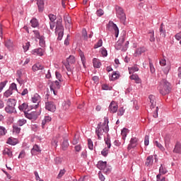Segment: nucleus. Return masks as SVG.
I'll return each instance as SVG.
<instances>
[{
    "label": "nucleus",
    "instance_id": "nucleus-1",
    "mask_svg": "<svg viewBox=\"0 0 181 181\" xmlns=\"http://www.w3.org/2000/svg\"><path fill=\"white\" fill-rule=\"evenodd\" d=\"M108 117H104V122L99 123L95 129V134L98 139H103V136L105 134H108L110 131V127H108Z\"/></svg>",
    "mask_w": 181,
    "mask_h": 181
},
{
    "label": "nucleus",
    "instance_id": "nucleus-2",
    "mask_svg": "<svg viewBox=\"0 0 181 181\" xmlns=\"http://www.w3.org/2000/svg\"><path fill=\"white\" fill-rule=\"evenodd\" d=\"M158 90L162 95H166V94H169V93H170V83L168 82L166 79H163L160 82Z\"/></svg>",
    "mask_w": 181,
    "mask_h": 181
},
{
    "label": "nucleus",
    "instance_id": "nucleus-3",
    "mask_svg": "<svg viewBox=\"0 0 181 181\" xmlns=\"http://www.w3.org/2000/svg\"><path fill=\"white\" fill-rule=\"evenodd\" d=\"M62 18H59L57 21L55 33L56 35H58L57 40H62L64 35V27H63V25H62Z\"/></svg>",
    "mask_w": 181,
    "mask_h": 181
},
{
    "label": "nucleus",
    "instance_id": "nucleus-4",
    "mask_svg": "<svg viewBox=\"0 0 181 181\" xmlns=\"http://www.w3.org/2000/svg\"><path fill=\"white\" fill-rule=\"evenodd\" d=\"M116 14L117 18L120 19V22H122V23H125V20L127 19V17L125 16V13H124V10L122 9V8L117 6Z\"/></svg>",
    "mask_w": 181,
    "mask_h": 181
},
{
    "label": "nucleus",
    "instance_id": "nucleus-5",
    "mask_svg": "<svg viewBox=\"0 0 181 181\" xmlns=\"http://www.w3.org/2000/svg\"><path fill=\"white\" fill-rule=\"evenodd\" d=\"M124 38L122 39V40H119L115 47L117 49V50H122V52H127V49H128V45H129V42H126L124 46L122 47V43H124Z\"/></svg>",
    "mask_w": 181,
    "mask_h": 181
},
{
    "label": "nucleus",
    "instance_id": "nucleus-6",
    "mask_svg": "<svg viewBox=\"0 0 181 181\" xmlns=\"http://www.w3.org/2000/svg\"><path fill=\"white\" fill-rule=\"evenodd\" d=\"M97 168H98L100 170H103L105 173H110V172H111L110 168H107L106 161H99L97 164Z\"/></svg>",
    "mask_w": 181,
    "mask_h": 181
},
{
    "label": "nucleus",
    "instance_id": "nucleus-7",
    "mask_svg": "<svg viewBox=\"0 0 181 181\" xmlns=\"http://www.w3.org/2000/svg\"><path fill=\"white\" fill-rule=\"evenodd\" d=\"M107 29H113L115 37H118V35H119V30L118 29L117 24L114 23L112 21H110L107 24Z\"/></svg>",
    "mask_w": 181,
    "mask_h": 181
},
{
    "label": "nucleus",
    "instance_id": "nucleus-8",
    "mask_svg": "<svg viewBox=\"0 0 181 181\" xmlns=\"http://www.w3.org/2000/svg\"><path fill=\"white\" fill-rule=\"evenodd\" d=\"M50 90L51 91H53L54 95H56V90H54V88L56 90L60 89V87H62V85L60 84L59 81H55L50 85Z\"/></svg>",
    "mask_w": 181,
    "mask_h": 181
},
{
    "label": "nucleus",
    "instance_id": "nucleus-9",
    "mask_svg": "<svg viewBox=\"0 0 181 181\" xmlns=\"http://www.w3.org/2000/svg\"><path fill=\"white\" fill-rule=\"evenodd\" d=\"M25 117L28 119H37V117H39V113L35 111L31 112H25Z\"/></svg>",
    "mask_w": 181,
    "mask_h": 181
},
{
    "label": "nucleus",
    "instance_id": "nucleus-10",
    "mask_svg": "<svg viewBox=\"0 0 181 181\" xmlns=\"http://www.w3.org/2000/svg\"><path fill=\"white\" fill-rule=\"evenodd\" d=\"M109 111L112 114H115L118 111V105L115 101H112L109 105Z\"/></svg>",
    "mask_w": 181,
    "mask_h": 181
},
{
    "label": "nucleus",
    "instance_id": "nucleus-11",
    "mask_svg": "<svg viewBox=\"0 0 181 181\" xmlns=\"http://www.w3.org/2000/svg\"><path fill=\"white\" fill-rule=\"evenodd\" d=\"M4 46H6V49H8V50H13V47H15L13 41H12L11 39H7L4 42Z\"/></svg>",
    "mask_w": 181,
    "mask_h": 181
},
{
    "label": "nucleus",
    "instance_id": "nucleus-12",
    "mask_svg": "<svg viewBox=\"0 0 181 181\" xmlns=\"http://www.w3.org/2000/svg\"><path fill=\"white\" fill-rule=\"evenodd\" d=\"M32 101L33 103L37 104L34 105L33 108H37V107H39V103H40V95H39L37 93H35L32 98Z\"/></svg>",
    "mask_w": 181,
    "mask_h": 181
},
{
    "label": "nucleus",
    "instance_id": "nucleus-13",
    "mask_svg": "<svg viewBox=\"0 0 181 181\" xmlns=\"http://www.w3.org/2000/svg\"><path fill=\"white\" fill-rule=\"evenodd\" d=\"M45 108L51 112H54L56 111V105L53 104V102H47L45 103Z\"/></svg>",
    "mask_w": 181,
    "mask_h": 181
},
{
    "label": "nucleus",
    "instance_id": "nucleus-14",
    "mask_svg": "<svg viewBox=\"0 0 181 181\" xmlns=\"http://www.w3.org/2000/svg\"><path fill=\"white\" fill-rule=\"evenodd\" d=\"M166 173H168V170H166V168L161 165L159 168V174L156 176V181H159V180L160 179V176H162V175H166Z\"/></svg>",
    "mask_w": 181,
    "mask_h": 181
},
{
    "label": "nucleus",
    "instance_id": "nucleus-15",
    "mask_svg": "<svg viewBox=\"0 0 181 181\" xmlns=\"http://www.w3.org/2000/svg\"><path fill=\"white\" fill-rule=\"evenodd\" d=\"M64 21L65 22V25H66V28L70 29L71 28V25L73 23L71 22V17H70V16H69V15H65L64 16Z\"/></svg>",
    "mask_w": 181,
    "mask_h": 181
},
{
    "label": "nucleus",
    "instance_id": "nucleus-16",
    "mask_svg": "<svg viewBox=\"0 0 181 181\" xmlns=\"http://www.w3.org/2000/svg\"><path fill=\"white\" fill-rule=\"evenodd\" d=\"M138 144V139L136 137L132 138L130 140V143L128 145L127 149L131 150L132 148H135Z\"/></svg>",
    "mask_w": 181,
    "mask_h": 181
},
{
    "label": "nucleus",
    "instance_id": "nucleus-17",
    "mask_svg": "<svg viewBox=\"0 0 181 181\" xmlns=\"http://www.w3.org/2000/svg\"><path fill=\"white\" fill-rule=\"evenodd\" d=\"M40 152H42V150L37 144L34 145L33 148L31 149V154L33 156L37 155V153H40Z\"/></svg>",
    "mask_w": 181,
    "mask_h": 181
},
{
    "label": "nucleus",
    "instance_id": "nucleus-18",
    "mask_svg": "<svg viewBox=\"0 0 181 181\" xmlns=\"http://www.w3.org/2000/svg\"><path fill=\"white\" fill-rule=\"evenodd\" d=\"M150 103H151V105L150 107L151 108H155V107L156 106V98H155V95H150L148 96Z\"/></svg>",
    "mask_w": 181,
    "mask_h": 181
},
{
    "label": "nucleus",
    "instance_id": "nucleus-19",
    "mask_svg": "<svg viewBox=\"0 0 181 181\" xmlns=\"http://www.w3.org/2000/svg\"><path fill=\"white\" fill-rule=\"evenodd\" d=\"M173 152L174 153H178L179 155L181 154V143L179 141L176 142Z\"/></svg>",
    "mask_w": 181,
    "mask_h": 181
},
{
    "label": "nucleus",
    "instance_id": "nucleus-20",
    "mask_svg": "<svg viewBox=\"0 0 181 181\" xmlns=\"http://www.w3.org/2000/svg\"><path fill=\"white\" fill-rule=\"evenodd\" d=\"M146 51V49L145 47H139L137 48L134 54V57H139V56H141L142 53H145Z\"/></svg>",
    "mask_w": 181,
    "mask_h": 181
},
{
    "label": "nucleus",
    "instance_id": "nucleus-21",
    "mask_svg": "<svg viewBox=\"0 0 181 181\" xmlns=\"http://www.w3.org/2000/svg\"><path fill=\"white\" fill-rule=\"evenodd\" d=\"M44 53H45L44 48H38L33 50V54H35V56H43Z\"/></svg>",
    "mask_w": 181,
    "mask_h": 181
},
{
    "label": "nucleus",
    "instance_id": "nucleus-22",
    "mask_svg": "<svg viewBox=\"0 0 181 181\" xmlns=\"http://www.w3.org/2000/svg\"><path fill=\"white\" fill-rule=\"evenodd\" d=\"M39 12H43L45 9V0H37Z\"/></svg>",
    "mask_w": 181,
    "mask_h": 181
},
{
    "label": "nucleus",
    "instance_id": "nucleus-23",
    "mask_svg": "<svg viewBox=\"0 0 181 181\" xmlns=\"http://www.w3.org/2000/svg\"><path fill=\"white\" fill-rule=\"evenodd\" d=\"M152 165H153V156H149L146 158L145 165L150 167L152 166Z\"/></svg>",
    "mask_w": 181,
    "mask_h": 181
},
{
    "label": "nucleus",
    "instance_id": "nucleus-24",
    "mask_svg": "<svg viewBox=\"0 0 181 181\" xmlns=\"http://www.w3.org/2000/svg\"><path fill=\"white\" fill-rule=\"evenodd\" d=\"M33 71H37V70H43V69H45V67L43 66V65L37 63L35 64L33 66Z\"/></svg>",
    "mask_w": 181,
    "mask_h": 181
},
{
    "label": "nucleus",
    "instance_id": "nucleus-25",
    "mask_svg": "<svg viewBox=\"0 0 181 181\" xmlns=\"http://www.w3.org/2000/svg\"><path fill=\"white\" fill-rule=\"evenodd\" d=\"M7 105L15 108V107L16 105V100L12 99V98L8 99Z\"/></svg>",
    "mask_w": 181,
    "mask_h": 181
},
{
    "label": "nucleus",
    "instance_id": "nucleus-26",
    "mask_svg": "<svg viewBox=\"0 0 181 181\" xmlns=\"http://www.w3.org/2000/svg\"><path fill=\"white\" fill-rule=\"evenodd\" d=\"M66 63L68 64H74V63H76V57L73 55H70L69 57L66 59Z\"/></svg>",
    "mask_w": 181,
    "mask_h": 181
},
{
    "label": "nucleus",
    "instance_id": "nucleus-27",
    "mask_svg": "<svg viewBox=\"0 0 181 181\" xmlns=\"http://www.w3.org/2000/svg\"><path fill=\"white\" fill-rule=\"evenodd\" d=\"M131 80H134L136 84H141V78H139V76L136 74H133L130 76Z\"/></svg>",
    "mask_w": 181,
    "mask_h": 181
},
{
    "label": "nucleus",
    "instance_id": "nucleus-28",
    "mask_svg": "<svg viewBox=\"0 0 181 181\" xmlns=\"http://www.w3.org/2000/svg\"><path fill=\"white\" fill-rule=\"evenodd\" d=\"M5 111L8 114H12V113L15 112V107L7 105V106L5 107Z\"/></svg>",
    "mask_w": 181,
    "mask_h": 181
},
{
    "label": "nucleus",
    "instance_id": "nucleus-29",
    "mask_svg": "<svg viewBox=\"0 0 181 181\" xmlns=\"http://www.w3.org/2000/svg\"><path fill=\"white\" fill-rule=\"evenodd\" d=\"M3 155H7L9 158H12L13 156L12 151L8 148H4L3 151Z\"/></svg>",
    "mask_w": 181,
    "mask_h": 181
},
{
    "label": "nucleus",
    "instance_id": "nucleus-30",
    "mask_svg": "<svg viewBox=\"0 0 181 181\" xmlns=\"http://www.w3.org/2000/svg\"><path fill=\"white\" fill-rule=\"evenodd\" d=\"M50 121H52V117H50L49 116H45L44 119L42 122V126L45 127V125H46V124L50 122Z\"/></svg>",
    "mask_w": 181,
    "mask_h": 181
},
{
    "label": "nucleus",
    "instance_id": "nucleus-31",
    "mask_svg": "<svg viewBox=\"0 0 181 181\" xmlns=\"http://www.w3.org/2000/svg\"><path fill=\"white\" fill-rule=\"evenodd\" d=\"M165 147L168 149L169 148V144L170 142V136L167 135L165 139Z\"/></svg>",
    "mask_w": 181,
    "mask_h": 181
},
{
    "label": "nucleus",
    "instance_id": "nucleus-32",
    "mask_svg": "<svg viewBox=\"0 0 181 181\" xmlns=\"http://www.w3.org/2000/svg\"><path fill=\"white\" fill-rule=\"evenodd\" d=\"M79 55H80L81 60L82 62V64H83V67H86V57L84 56V53L83 52L80 51Z\"/></svg>",
    "mask_w": 181,
    "mask_h": 181
},
{
    "label": "nucleus",
    "instance_id": "nucleus-33",
    "mask_svg": "<svg viewBox=\"0 0 181 181\" xmlns=\"http://www.w3.org/2000/svg\"><path fill=\"white\" fill-rule=\"evenodd\" d=\"M93 66L95 69H100L101 67V62L97 59H93Z\"/></svg>",
    "mask_w": 181,
    "mask_h": 181
},
{
    "label": "nucleus",
    "instance_id": "nucleus-34",
    "mask_svg": "<svg viewBox=\"0 0 181 181\" xmlns=\"http://www.w3.org/2000/svg\"><path fill=\"white\" fill-rule=\"evenodd\" d=\"M8 131L6 130V128L4 126H0V136H4V135H6V133Z\"/></svg>",
    "mask_w": 181,
    "mask_h": 181
},
{
    "label": "nucleus",
    "instance_id": "nucleus-35",
    "mask_svg": "<svg viewBox=\"0 0 181 181\" xmlns=\"http://www.w3.org/2000/svg\"><path fill=\"white\" fill-rule=\"evenodd\" d=\"M30 23L33 28H37L39 26V23L37 22V20L36 18H33L30 21Z\"/></svg>",
    "mask_w": 181,
    "mask_h": 181
},
{
    "label": "nucleus",
    "instance_id": "nucleus-36",
    "mask_svg": "<svg viewBox=\"0 0 181 181\" xmlns=\"http://www.w3.org/2000/svg\"><path fill=\"white\" fill-rule=\"evenodd\" d=\"M160 35L163 37H166V30H165V29H163V23H162L160 25Z\"/></svg>",
    "mask_w": 181,
    "mask_h": 181
},
{
    "label": "nucleus",
    "instance_id": "nucleus-37",
    "mask_svg": "<svg viewBox=\"0 0 181 181\" xmlns=\"http://www.w3.org/2000/svg\"><path fill=\"white\" fill-rule=\"evenodd\" d=\"M62 148L64 151H66L67 148H69V141L67 140H64L62 144Z\"/></svg>",
    "mask_w": 181,
    "mask_h": 181
},
{
    "label": "nucleus",
    "instance_id": "nucleus-38",
    "mask_svg": "<svg viewBox=\"0 0 181 181\" xmlns=\"http://www.w3.org/2000/svg\"><path fill=\"white\" fill-rule=\"evenodd\" d=\"M6 144H8L9 145H13L15 146L18 142H16V140L12 139V138H8Z\"/></svg>",
    "mask_w": 181,
    "mask_h": 181
},
{
    "label": "nucleus",
    "instance_id": "nucleus-39",
    "mask_svg": "<svg viewBox=\"0 0 181 181\" xmlns=\"http://www.w3.org/2000/svg\"><path fill=\"white\" fill-rule=\"evenodd\" d=\"M70 64H67V63H65L64 66L67 70V71H69V73H67V76H70L73 72L71 71V67H70Z\"/></svg>",
    "mask_w": 181,
    "mask_h": 181
},
{
    "label": "nucleus",
    "instance_id": "nucleus-40",
    "mask_svg": "<svg viewBox=\"0 0 181 181\" xmlns=\"http://www.w3.org/2000/svg\"><path fill=\"white\" fill-rule=\"evenodd\" d=\"M38 39L40 40V46H41V47H45V45H46V42L45 41V37L42 36Z\"/></svg>",
    "mask_w": 181,
    "mask_h": 181
},
{
    "label": "nucleus",
    "instance_id": "nucleus-41",
    "mask_svg": "<svg viewBox=\"0 0 181 181\" xmlns=\"http://www.w3.org/2000/svg\"><path fill=\"white\" fill-rule=\"evenodd\" d=\"M154 145H156V146H157V148H159L162 151V152H164V151H165V147H163V146H162V145L160 144V143L158 142V141H156L154 142Z\"/></svg>",
    "mask_w": 181,
    "mask_h": 181
},
{
    "label": "nucleus",
    "instance_id": "nucleus-42",
    "mask_svg": "<svg viewBox=\"0 0 181 181\" xmlns=\"http://www.w3.org/2000/svg\"><path fill=\"white\" fill-rule=\"evenodd\" d=\"M25 124H26V119H20L17 122V124L19 127H23V125H25Z\"/></svg>",
    "mask_w": 181,
    "mask_h": 181
},
{
    "label": "nucleus",
    "instance_id": "nucleus-43",
    "mask_svg": "<svg viewBox=\"0 0 181 181\" xmlns=\"http://www.w3.org/2000/svg\"><path fill=\"white\" fill-rule=\"evenodd\" d=\"M12 94H13V91H12L11 89H8V90H7L4 93V97H6V98H8V97H11V95H12Z\"/></svg>",
    "mask_w": 181,
    "mask_h": 181
},
{
    "label": "nucleus",
    "instance_id": "nucleus-44",
    "mask_svg": "<svg viewBox=\"0 0 181 181\" xmlns=\"http://www.w3.org/2000/svg\"><path fill=\"white\" fill-rule=\"evenodd\" d=\"M82 37H83L84 40H87V39H88V35L87 34V30H86V28H83L82 30Z\"/></svg>",
    "mask_w": 181,
    "mask_h": 181
},
{
    "label": "nucleus",
    "instance_id": "nucleus-45",
    "mask_svg": "<svg viewBox=\"0 0 181 181\" xmlns=\"http://www.w3.org/2000/svg\"><path fill=\"white\" fill-rule=\"evenodd\" d=\"M28 107V104L23 103L22 105L18 106V110H20V111H25V110H26Z\"/></svg>",
    "mask_w": 181,
    "mask_h": 181
},
{
    "label": "nucleus",
    "instance_id": "nucleus-46",
    "mask_svg": "<svg viewBox=\"0 0 181 181\" xmlns=\"http://www.w3.org/2000/svg\"><path fill=\"white\" fill-rule=\"evenodd\" d=\"M88 148H89V149H90V151H93V149H94V145L93 144V141L91 140V139H88Z\"/></svg>",
    "mask_w": 181,
    "mask_h": 181
},
{
    "label": "nucleus",
    "instance_id": "nucleus-47",
    "mask_svg": "<svg viewBox=\"0 0 181 181\" xmlns=\"http://www.w3.org/2000/svg\"><path fill=\"white\" fill-rule=\"evenodd\" d=\"M55 76H56V78H57V80H59V81L60 83H62V81H63V78H62V74L59 72L56 71Z\"/></svg>",
    "mask_w": 181,
    "mask_h": 181
},
{
    "label": "nucleus",
    "instance_id": "nucleus-48",
    "mask_svg": "<svg viewBox=\"0 0 181 181\" xmlns=\"http://www.w3.org/2000/svg\"><path fill=\"white\" fill-rule=\"evenodd\" d=\"M6 83H8V81H4L0 83V93L2 92V90L5 88V86H6Z\"/></svg>",
    "mask_w": 181,
    "mask_h": 181
},
{
    "label": "nucleus",
    "instance_id": "nucleus-49",
    "mask_svg": "<svg viewBox=\"0 0 181 181\" xmlns=\"http://www.w3.org/2000/svg\"><path fill=\"white\" fill-rule=\"evenodd\" d=\"M64 173H66V170L63 169L59 171V173L58 174L57 179H60L64 176Z\"/></svg>",
    "mask_w": 181,
    "mask_h": 181
},
{
    "label": "nucleus",
    "instance_id": "nucleus-50",
    "mask_svg": "<svg viewBox=\"0 0 181 181\" xmlns=\"http://www.w3.org/2000/svg\"><path fill=\"white\" fill-rule=\"evenodd\" d=\"M128 134V129H123L122 130V136H123L124 139L127 138V135Z\"/></svg>",
    "mask_w": 181,
    "mask_h": 181
},
{
    "label": "nucleus",
    "instance_id": "nucleus-51",
    "mask_svg": "<svg viewBox=\"0 0 181 181\" xmlns=\"http://www.w3.org/2000/svg\"><path fill=\"white\" fill-rule=\"evenodd\" d=\"M118 77H119V75L118 74H117V72H115L112 74L110 80H112V81L117 80V78H118Z\"/></svg>",
    "mask_w": 181,
    "mask_h": 181
},
{
    "label": "nucleus",
    "instance_id": "nucleus-52",
    "mask_svg": "<svg viewBox=\"0 0 181 181\" xmlns=\"http://www.w3.org/2000/svg\"><path fill=\"white\" fill-rule=\"evenodd\" d=\"M103 46V40H99L98 42L95 45V49H98Z\"/></svg>",
    "mask_w": 181,
    "mask_h": 181
},
{
    "label": "nucleus",
    "instance_id": "nucleus-53",
    "mask_svg": "<svg viewBox=\"0 0 181 181\" xmlns=\"http://www.w3.org/2000/svg\"><path fill=\"white\" fill-rule=\"evenodd\" d=\"M129 74H131V73L135 72V71H138V70H139V68H138V66H134L133 67H132L131 69H129Z\"/></svg>",
    "mask_w": 181,
    "mask_h": 181
},
{
    "label": "nucleus",
    "instance_id": "nucleus-54",
    "mask_svg": "<svg viewBox=\"0 0 181 181\" xmlns=\"http://www.w3.org/2000/svg\"><path fill=\"white\" fill-rule=\"evenodd\" d=\"M124 113L125 110L124 109V107H120L118 110L117 115H120L122 117V115H124Z\"/></svg>",
    "mask_w": 181,
    "mask_h": 181
},
{
    "label": "nucleus",
    "instance_id": "nucleus-55",
    "mask_svg": "<svg viewBox=\"0 0 181 181\" xmlns=\"http://www.w3.org/2000/svg\"><path fill=\"white\" fill-rule=\"evenodd\" d=\"M49 21H51V22H52V23H54V21H56V19H57V17L53 14H49Z\"/></svg>",
    "mask_w": 181,
    "mask_h": 181
},
{
    "label": "nucleus",
    "instance_id": "nucleus-56",
    "mask_svg": "<svg viewBox=\"0 0 181 181\" xmlns=\"http://www.w3.org/2000/svg\"><path fill=\"white\" fill-rule=\"evenodd\" d=\"M150 35V42H153L155 40V34L153 31L149 32Z\"/></svg>",
    "mask_w": 181,
    "mask_h": 181
},
{
    "label": "nucleus",
    "instance_id": "nucleus-57",
    "mask_svg": "<svg viewBox=\"0 0 181 181\" xmlns=\"http://www.w3.org/2000/svg\"><path fill=\"white\" fill-rule=\"evenodd\" d=\"M105 141L106 145H107L108 149H110V148H111V141L110 140V138L107 137L105 139Z\"/></svg>",
    "mask_w": 181,
    "mask_h": 181
},
{
    "label": "nucleus",
    "instance_id": "nucleus-58",
    "mask_svg": "<svg viewBox=\"0 0 181 181\" xmlns=\"http://www.w3.org/2000/svg\"><path fill=\"white\" fill-rule=\"evenodd\" d=\"M33 33L35 35V37H36L37 39H40V37H42L40 35V33H39V31L37 30H33Z\"/></svg>",
    "mask_w": 181,
    "mask_h": 181
},
{
    "label": "nucleus",
    "instance_id": "nucleus-59",
    "mask_svg": "<svg viewBox=\"0 0 181 181\" xmlns=\"http://www.w3.org/2000/svg\"><path fill=\"white\" fill-rule=\"evenodd\" d=\"M96 15H97V16H103V15H104V11L101 8H99L96 11Z\"/></svg>",
    "mask_w": 181,
    "mask_h": 181
},
{
    "label": "nucleus",
    "instance_id": "nucleus-60",
    "mask_svg": "<svg viewBox=\"0 0 181 181\" xmlns=\"http://www.w3.org/2000/svg\"><path fill=\"white\" fill-rule=\"evenodd\" d=\"M144 145L145 146H148V145H149V136L148 135L145 136Z\"/></svg>",
    "mask_w": 181,
    "mask_h": 181
},
{
    "label": "nucleus",
    "instance_id": "nucleus-61",
    "mask_svg": "<svg viewBox=\"0 0 181 181\" xmlns=\"http://www.w3.org/2000/svg\"><path fill=\"white\" fill-rule=\"evenodd\" d=\"M8 89H10L11 91H13V90H18V88L16 87V83H11Z\"/></svg>",
    "mask_w": 181,
    "mask_h": 181
},
{
    "label": "nucleus",
    "instance_id": "nucleus-62",
    "mask_svg": "<svg viewBox=\"0 0 181 181\" xmlns=\"http://www.w3.org/2000/svg\"><path fill=\"white\" fill-rule=\"evenodd\" d=\"M13 132H16V134H19L21 132V127H18V126H13Z\"/></svg>",
    "mask_w": 181,
    "mask_h": 181
},
{
    "label": "nucleus",
    "instance_id": "nucleus-63",
    "mask_svg": "<svg viewBox=\"0 0 181 181\" xmlns=\"http://www.w3.org/2000/svg\"><path fill=\"white\" fill-rule=\"evenodd\" d=\"M149 66H150V70H151V73H154L155 67H153V64H152V62L151 60H149Z\"/></svg>",
    "mask_w": 181,
    "mask_h": 181
},
{
    "label": "nucleus",
    "instance_id": "nucleus-64",
    "mask_svg": "<svg viewBox=\"0 0 181 181\" xmlns=\"http://www.w3.org/2000/svg\"><path fill=\"white\" fill-rule=\"evenodd\" d=\"M101 154L103 155V156H107V155H108V149L107 148H105L102 151H101Z\"/></svg>",
    "mask_w": 181,
    "mask_h": 181
}]
</instances>
